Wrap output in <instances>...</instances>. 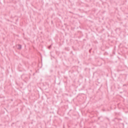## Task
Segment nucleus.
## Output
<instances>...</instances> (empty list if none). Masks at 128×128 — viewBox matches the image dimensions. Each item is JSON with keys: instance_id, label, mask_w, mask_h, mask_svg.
Returning a JSON list of instances; mask_svg holds the SVG:
<instances>
[{"instance_id": "7", "label": "nucleus", "mask_w": 128, "mask_h": 128, "mask_svg": "<svg viewBox=\"0 0 128 128\" xmlns=\"http://www.w3.org/2000/svg\"><path fill=\"white\" fill-rule=\"evenodd\" d=\"M98 120H100V118H98Z\"/></svg>"}, {"instance_id": "2", "label": "nucleus", "mask_w": 128, "mask_h": 128, "mask_svg": "<svg viewBox=\"0 0 128 128\" xmlns=\"http://www.w3.org/2000/svg\"><path fill=\"white\" fill-rule=\"evenodd\" d=\"M18 50H22V45L18 44Z\"/></svg>"}, {"instance_id": "6", "label": "nucleus", "mask_w": 128, "mask_h": 128, "mask_svg": "<svg viewBox=\"0 0 128 128\" xmlns=\"http://www.w3.org/2000/svg\"><path fill=\"white\" fill-rule=\"evenodd\" d=\"M29 78H30V76L29 77Z\"/></svg>"}, {"instance_id": "3", "label": "nucleus", "mask_w": 128, "mask_h": 128, "mask_svg": "<svg viewBox=\"0 0 128 128\" xmlns=\"http://www.w3.org/2000/svg\"><path fill=\"white\" fill-rule=\"evenodd\" d=\"M48 48L49 50H50V48H52V45H50V46H48Z\"/></svg>"}, {"instance_id": "1", "label": "nucleus", "mask_w": 128, "mask_h": 128, "mask_svg": "<svg viewBox=\"0 0 128 128\" xmlns=\"http://www.w3.org/2000/svg\"><path fill=\"white\" fill-rule=\"evenodd\" d=\"M21 78L23 80H28V76L27 74H22L21 76Z\"/></svg>"}, {"instance_id": "5", "label": "nucleus", "mask_w": 128, "mask_h": 128, "mask_svg": "<svg viewBox=\"0 0 128 128\" xmlns=\"http://www.w3.org/2000/svg\"><path fill=\"white\" fill-rule=\"evenodd\" d=\"M123 86H126V84H124L123 85Z\"/></svg>"}, {"instance_id": "4", "label": "nucleus", "mask_w": 128, "mask_h": 128, "mask_svg": "<svg viewBox=\"0 0 128 128\" xmlns=\"http://www.w3.org/2000/svg\"><path fill=\"white\" fill-rule=\"evenodd\" d=\"M92 48H90V49L89 50V52H90H90H92Z\"/></svg>"}]
</instances>
